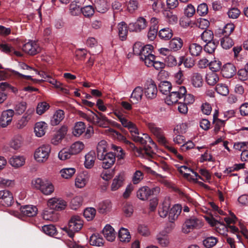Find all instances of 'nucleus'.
Instances as JSON below:
<instances>
[{"label": "nucleus", "instance_id": "nucleus-11", "mask_svg": "<svg viewBox=\"0 0 248 248\" xmlns=\"http://www.w3.org/2000/svg\"><path fill=\"white\" fill-rule=\"evenodd\" d=\"M179 172L187 179L193 180H197L199 179H202L196 172L192 170L186 166H181L178 168Z\"/></svg>", "mask_w": 248, "mask_h": 248}, {"label": "nucleus", "instance_id": "nucleus-2", "mask_svg": "<svg viewBox=\"0 0 248 248\" xmlns=\"http://www.w3.org/2000/svg\"><path fill=\"white\" fill-rule=\"evenodd\" d=\"M135 132L136 133L135 138L134 137V134H131L132 140L135 142L144 145L142 151L148 155H152L154 153V149L156 148L155 143L148 134L140 133L138 129Z\"/></svg>", "mask_w": 248, "mask_h": 248}, {"label": "nucleus", "instance_id": "nucleus-61", "mask_svg": "<svg viewBox=\"0 0 248 248\" xmlns=\"http://www.w3.org/2000/svg\"><path fill=\"white\" fill-rule=\"evenodd\" d=\"M233 45L232 40L228 36H225L221 40V45L222 47L226 49H229Z\"/></svg>", "mask_w": 248, "mask_h": 248}, {"label": "nucleus", "instance_id": "nucleus-27", "mask_svg": "<svg viewBox=\"0 0 248 248\" xmlns=\"http://www.w3.org/2000/svg\"><path fill=\"white\" fill-rule=\"evenodd\" d=\"M47 124L44 122L37 123L34 127V132L36 137L40 138L46 133Z\"/></svg>", "mask_w": 248, "mask_h": 248}, {"label": "nucleus", "instance_id": "nucleus-19", "mask_svg": "<svg viewBox=\"0 0 248 248\" xmlns=\"http://www.w3.org/2000/svg\"><path fill=\"white\" fill-rule=\"evenodd\" d=\"M102 161V167L107 170L110 168L115 161V155L112 152H109L103 155L102 158H98Z\"/></svg>", "mask_w": 248, "mask_h": 248}, {"label": "nucleus", "instance_id": "nucleus-44", "mask_svg": "<svg viewBox=\"0 0 248 248\" xmlns=\"http://www.w3.org/2000/svg\"><path fill=\"white\" fill-rule=\"evenodd\" d=\"M170 208V203L169 200L165 201L161 207L159 208L158 210V214L161 217H165L169 213V211Z\"/></svg>", "mask_w": 248, "mask_h": 248}, {"label": "nucleus", "instance_id": "nucleus-60", "mask_svg": "<svg viewBox=\"0 0 248 248\" xmlns=\"http://www.w3.org/2000/svg\"><path fill=\"white\" fill-rule=\"evenodd\" d=\"M214 38L213 32L210 30H205L201 34V38L204 42H209L212 41Z\"/></svg>", "mask_w": 248, "mask_h": 248}, {"label": "nucleus", "instance_id": "nucleus-59", "mask_svg": "<svg viewBox=\"0 0 248 248\" xmlns=\"http://www.w3.org/2000/svg\"><path fill=\"white\" fill-rule=\"evenodd\" d=\"M27 105L24 101L17 103L15 107V112L18 115L23 114L27 109Z\"/></svg>", "mask_w": 248, "mask_h": 248}, {"label": "nucleus", "instance_id": "nucleus-4", "mask_svg": "<svg viewBox=\"0 0 248 248\" xmlns=\"http://www.w3.org/2000/svg\"><path fill=\"white\" fill-rule=\"evenodd\" d=\"M83 225V221L81 217L78 216H74L69 220L68 227L65 229L68 235L72 238L75 232H78L81 229Z\"/></svg>", "mask_w": 248, "mask_h": 248}, {"label": "nucleus", "instance_id": "nucleus-21", "mask_svg": "<svg viewBox=\"0 0 248 248\" xmlns=\"http://www.w3.org/2000/svg\"><path fill=\"white\" fill-rule=\"evenodd\" d=\"M26 158L23 155H14L9 160V164L15 168H18L25 163Z\"/></svg>", "mask_w": 248, "mask_h": 248}, {"label": "nucleus", "instance_id": "nucleus-18", "mask_svg": "<svg viewBox=\"0 0 248 248\" xmlns=\"http://www.w3.org/2000/svg\"><path fill=\"white\" fill-rule=\"evenodd\" d=\"M23 50L26 53L34 55L41 51V48L35 41H30L25 44L22 47Z\"/></svg>", "mask_w": 248, "mask_h": 248}, {"label": "nucleus", "instance_id": "nucleus-3", "mask_svg": "<svg viewBox=\"0 0 248 248\" xmlns=\"http://www.w3.org/2000/svg\"><path fill=\"white\" fill-rule=\"evenodd\" d=\"M31 183L34 188L39 190L45 195H50L55 190L53 183L47 179L37 178L33 180Z\"/></svg>", "mask_w": 248, "mask_h": 248}, {"label": "nucleus", "instance_id": "nucleus-64", "mask_svg": "<svg viewBox=\"0 0 248 248\" xmlns=\"http://www.w3.org/2000/svg\"><path fill=\"white\" fill-rule=\"evenodd\" d=\"M49 108V105L46 102L39 103L36 108V112L39 115L43 114Z\"/></svg>", "mask_w": 248, "mask_h": 248}, {"label": "nucleus", "instance_id": "nucleus-36", "mask_svg": "<svg viewBox=\"0 0 248 248\" xmlns=\"http://www.w3.org/2000/svg\"><path fill=\"white\" fill-rule=\"evenodd\" d=\"M84 148L85 145L83 142L77 141L71 144L69 149L71 154H72L73 155H75L81 152Z\"/></svg>", "mask_w": 248, "mask_h": 248}, {"label": "nucleus", "instance_id": "nucleus-15", "mask_svg": "<svg viewBox=\"0 0 248 248\" xmlns=\"http://www.w3.org/2000/svg\"><path fill=\"white\" fill-rule=\"evenodd\" d=\"M125 174L124 172H121L117 174L112 181L110 185V190L115 191L120 188L124 185Z\"/></svg>", "mask_w": 248, "mask_h": 248}, {"label": "nucleus", "instance_id": "nucleus-51", "mask_svg": "<svg viewBox=\"0 0 248 248\" xmlns=\"http://www.w3.org/2000/svg\"><path fill=\"white\" fill-rule=\"evenodd\" d=\"M216 90L218 93L223 96H226L229 93L228 86L222 83L217 84L216 87Z\"/></svg>", "mask_w": 248, "mask_h": 248}, {"label": "nucleus", "instance_id": "nucleus-30", "mask_svg": "<svg viewBox=\"0 0 248 248\" xmlns=\"http://www.w3.org/2000/svg\"><path fill=\"white\" fill-rule=\"evenodd\" d=\"M151 195V190L148 186L140 187L137 192V197L142 201H145Z\"/></svg>", "mask_w": 248, "mask_h": 248}, {"label": "nucleus", "instance_id": "nucleus-50", "mask_svg": "<svg viewBox=\"0 0 248 248\" xmlns=\"http://www.w3.org/2000/svg\"><path fill=\"white\" fill-rule=\"evenodd\" d=\"M165 65L169 67H173L176 65L178 66V60L172 55H169L164 58Z\"/></svg>", "mask_w": 248, "mask_h": 248}, {"label": "nucleus", "instance_id": "nucleus-57", "mask_svg": "<svg viewBox=\"0 0 248 248\" xmlns=\"http://www.w3.org/2000/svg\"><path fill=\"white\" fill-rule=\"evenodd\" d=\"M72 155L69 148L68 149H63L59 152L58 157L61 160L64 161L70 158Z\"/></svg>", "mask_w": 248, "mask_h": 248}, {"label": "nucleus", "instance_id": "nucleus-48", "mask_svg": "<svg viewBox=\"0 0 248 248\" xmlns=\"http://www.w3.org/2000/svg\"><path fill=\"white\" fill-rule=\"evenodd\" d=\"M42 216L43 219L46 220L55 222L58 220L56 214L53 211L49 210H45Z\"/></svg>", "mask_w": 248, "mask_h": 248}, {"label": "nucleus", "instance_id": "nucleus-35", "mask_svg": "<svg viewBox=\"0 0 248 248\" xmlns=\"http://www.w3.org/2000/svg\"><path fill=\"white\" fill-rule=\"evenodd\" d=\"M107 142L105 140L99 141L97 146V156L98 158H102L103 155L107 154Z\"/></svg>", "mask_w": 248, "mask_h": 248}, {"label": "nucleus", "instance_id": "nucleus-54", "mask_svg": "<svg viewBox=\"0 0 248 248\" xmlns=\"http://www.w3.org/2000/svg\"><path fill=\"white\" fill-rule=\"evenodd\" d=\"M219 80V78L217 74L214 72L209 73L206 77L207 83L210 85H215Z\"/></svg>", "mask_w": 248, "mask_h": 248}, {"label": "nucleus", "instance_id": "nucleus-56", "mask_svg": "<svg viewBox=\"0 0 248 248\" xmlns=\"http://www.w3.org/2000/svg\"><path fill=\"white\" fill-rule=\"evenodd\" d=\"M42 231L46 234L53 236L57 233V230L53 225H46L42 227Z\"/></svg>", "mask_w": 248, "mask_h": 248}, {"label": "nucleus", "instance_id": "nucleus-46", "mask_svg": "<svg viewBox=\"0 0 248 248\" xmlns=\"http://www.w3.org/2000/svg\"><path fill=\"white\" fill-rule=\"evenodd\" d=\"M158 35L161 39L168 40L172 37L173 33L170 28H165L159 31Z\"/></svg>", "mask_w": 248, "mask_h": 248}, {"label": "nucleus", "instance_id": "nucleus-5", "mask_svg": "<svg viewBox=\"0 0 248 248\" xmlns=\"http://www.w3.org/2000/svg\"><path fill=\"white\" fill-rule=\"evenodd\" d=\"M203 225L202 220L195 217L186 219L182 226V232L188 233L194 229H200Z\"/></svg>", "mask_w": 248, "mask_h": 248}, {"label": "nucleus", "instance_id": "nucleus-25", "mask_svg": "<svg viewBox=\"0 0 248 248\" xmlns=\"http://www.w3.org/2000/svg\"><path fill=\"white\" fill-rule=\"evenodd\" d=\"M103 234L108 241L112 242L116 237L115 230L109 224H107L105 226L103 230Z\"/></svg>", "mask_w": 248, "mask_h": 248}, {"label": "nucleus", "instance_id": "nucleus-41", "mask_svg": "<svg viewBox=\"0 0 248 248\" xmlns=\"http://www.w3.org/2000/svg\"><path fill=\"white\" fill-rule=\"evenodd\" d=\"M183 42L180 38H174L169 42V48L173 51H176L183 46Z\"/></svg>", "mask_w": 248, "mask_h": 248}, {"label": "nucleus", "instance_id": "nucleus-9", "mask_svg": "<svg viewBox=\"0 0 248 248\" xmlns=\"http://www.w3.org/2000/svg\"><path fill=\"white\" fill-rule=\"evenodd\" d=\"M47 205L50 209L55 211H62L64 210L67 206V202L63 199L55 197L49 199Z\"/></svg>", "mask_w": 248, "mask_h": 248}, {"label": "nucleus", "instance_id": "nucleus-52", "mask_svg": "<svg viewBox=\"0 0 248 248\" xmlns=\"http://www.w3.org/2000/svg\"><path fill=\"white\" fill-rule=\"evenodd\" d=\"M159 89L163 94H167L168 93H170L171 89V83L167 81L162 82L159 86Z\"/></svg>", "mask_w": 248, "mask_h": 248}, {"label": "nucleus", "instance_id": "nucleus-17", "mask_svg": "<svg viewBox=\"0 0 248 248\" xmlns=\"http://www.w3.org/2000/svg\"><path fill=\"white\" fill-rule=\"evenodd\" d=\"M68 128L63 125L54 134L51 140V143L55 145L60 143L67 134Z\"/></svg>", "mask_w": 248, "mask_h": 248}, {"label": "nucleus", "instance_id": "nucleus-16", "mask_svg": "<svg viewBox=\"0 0 248 248\" xmlns=\"http://www.w3.org/2000/svg\"><path fill=\"white\" fill-rule=\"evenodd\" d=\"M0 203L3 206H11L14 203L13 194L7 190H0Z\"/></svg>", "mask_w": 248, "mask_h": 248}, {"label": "nucleus", "instance_id": "nucleus-62", "mask_svg": "<svg viewBox=\"0 0 248 248\" xmlns=\"http://www.w3.org/2000/svg\"><path fill=\"white\" fill-rule=\"evenodd\" d=\"M69 10L71 14L73 16H77L81 12L80 6L77 4L76 1H73L69 5Z\"/></svg>", "mask_w": 248, "mask_h": 248}, {"label": "nucleus", "instance_id": "nucleus-45", "mask_svg": "<svg viewBox=\"0 0 248 248\" xmlns=\"http://www.w3.org/2000/svg\"><path fill=\"white\" fill-rule=\"evenodd\" d=\"M90 243L91 245L101 247L104 245V239L99 234H93L90 239Z\"/></svg>", "mask_w": 248, "mask_h": 248}, {"label": "nucleus", "instance_id": "nucleus-40", "mask_svg": "<svg viewBox=\"0 0 248 248\" xmlns=\"http://www.w3.org/2000/svg\"><path fill=\"white\" fill-rule=\"evenodd\" d=\"M118 237L122 242H129L131 240V235L127 229L122 227L119 231Z\"/></svg>", "mask_w": 248, "mask_h": 248}, {"label": "nucleus", "instance_id": "nucleus-8", "mask_svg": "<svg viewBox=\"0 0 248 248\" xmlns=\"http://www.w3.org/2000/svg\"><path fill=\"white\" fill-rule=\"evenodd\" d=\"M186 93V90L185 87L180 86L177 90L170 93L169 95L167 96L165 99V102L169 106L172 105L177 103L180 99L184 97Z\"/></svg>", "mask_w": 248, "mask_h": 248}, {"label": "nucleus", "instance_id": "nucleus-7", "mask_svg": "<svg viewBox=\"0 0 248 248\" xmlns=\"http://www.w3.org/2000/svg\"><path fill=\"white\" fill-rule=\"evenodd\" d=\"M114 114L117 117L119 121L121 122L122 125L128 128L131 134H134V137L135 138L136 133L135 131L138 129L136 125L132 122L128 120L124 116L122 111L119 109L114 110Z\"/></svg>", "mask_w": 248, "mask_h": 248}, {"label": "nucleus", "instance_id": "nucleus-28", "mask_svg": "<svg viewBox=\"0 0 248 248\" xmlns=\"http://www.w3.org/2000/svg\"><path fill=\"white\" fill-rule=\"evenodd\" d=\"M191 85L195 88H200L202 87L203 80L202 76L198 73H193L190 79Z\"/></svg>", "mask_w": 248, "mask_h": 248}, {"label": "nucleus", "instance_id": "nucleus-63", "mask_svg": "<svg viewBox=\"0 0 248 248\" xmlns=\"http://www.w3.org/2000/svg\"><path fill=\"white\" fill-rule=\"evenodd\" d=\"M213 122L215 124L214 130L215 132L217 133L220 130L221 127L224 126L225 121L217 119V117L215 116V114H214Z\"/></svg>", "mask_w": 248, "mask_h": 248}, {"label": "nucleus", "instance_id": "nucleus-33", "mask_svg": "<svg viewBox=\"0 0 248 248\" xmlns=\"http://www.w3.org/2000/svg\"><path fill=\"white\" fill-rule=\"evenodd\" d=\"M86 126L82 122H77L72 131L73 135L76 137H79L85 131Z\"/></svg>", "mask_w": 248, "mask_h": 248}, {"label": "nucleus", "instance_id": "nucleus-47", "mask_svg": "<svg viewBox=\"0 0 248 248\" xmlns=\"http://www.w3.org/2000/svg\"><path fill=\"white\" fill-rule=\"evenodd\" d=\"M186 68H190L194 65V61L191 58H185L183 56L178 58V66H180L182 63Z\"/></svg>", "mask_w": 248, "mask_h": 248}, {"label": "nucleus", "instance_id": "nucleus-31", "mask_svg": "<svg viewBox=\"0 0 248 248\" xmlns=\"http://www.w3.org/2000/svg\"><path fill=\"white\" fill-rule=\"evenodd\" d=\"M182 211V206L180 204L174 205L169 213V218L170 222H173L177 218Z\"/></svg>", "mask_w": 248, "mask_h": 248}, {"label": "nucleus", "instance_id": "nucleus-32", "mask_svg": "<svg viewBox=\"0 0 248 248\" xmlns=\"http://www.w3.org/2000/svg\"><path fill=\"white\" fill-rule=\"evenodd\" d=\"M43 76V78H44L45 79L46 78H47V79H46V80L49 83L53 85L56 88L60 89L64 93H68V90L66 88H64L62 84L60 82L56 80L54 78H51L50 76L46 75L45 73L44 74Z\"/></svg>", "mask_w": 248, "mask_h": 248}, {"label": "nucleus", "instance_id": "nucleus-42", "mask_svg": "<svg viewBox=\"0 0 248 248\" xmlns=\"http://www.w3.org/2000/svg\"><path fill=\"white\" fill-rule=\"evenodd\" d=\"M143 92V90L141 87L138 86L135 88L131 95V98L133 103H137L141 99Z\"/></svg>", "mask_w": 248, "mask_h": 248}, {"label": "nucleus", "instance_id": "nucleus-10", "mask_svg": "<svg viewBox=\"0 0 248 248\" xmlns=\"http://www.w3.org/2000/svg\"><path fill=\"white\" fill-rule=\"evenodd\" d=\"M157 88L155 82L152 80L147 81L144 87V93L148 99H153L156 97Z\"/></svg>", "mask_w": 248, "mask_h": 248}, {"label": "nucleus", "instance_id": "nucleus-1", "mask_svg": "<svg viewBox=\"0 0 248 248\" xmlns=\"http://www.w3.org/2000/svg\"><path fill=\"white\" fill-rule=\"evenodd\" d=\"M97 114L92 111L89 113H81V116L90 123L101 127H108L111 122L102 113L97 111Z\"/></svg>", "mask_w": 248, "mask_h": 248}, {"label": "nucleus", "instance_id": "nucleus-23", "mask_svg": "<svg viewBox=\"0 0 248 248\" xmlns=\"http://www.w3.org/2000/svg\"><path fill=\"white\" fill-rule=\"evenodd\" d=\"M157 243L161 247H167L170 243L168 232L166 231H162L156 236Z\"/></svg>", "mask_w": 248, "mask_h": 248}, {"label": "nucleus", "instance_id": "nucleus-37", "mask_svg": "<svg viewBox=\"0 0 248 248\" xmlns=\"http://www.w3.org/2000/svg\"><path fill=\"white\" fill-rule=\"evenodd\" d=\"M117 28L118 35L121 40L122 41L125 40L128 33L126 24L124 22H121L118 24Z\"/></svg>", "mask_w": 248, "mask_h": 248}, {"label": "nucleus", "instance_id": "nucleus-39", "mask_svg": "<svg viewBox=\"0 0 248 248\" xmlns=\"http://www.w3.org/2000/svg\"><path fill=\"white\" fill-rule=\"evenodd\" d=\"M111 207V202L108 200H106L99 203L98 209L100 213L105 214L110 211Z\"/></svg>", "mask_w": 248, "mask_h": 248}, {"label": "nucleus", "instance_id": "nucleus-20", "mask_svg": "<svg viewBox=\"0 0 248 248\" xmlns=\"http://www.w3.org/2000/svg\"><path fill=\"white\" fill-rule=\"evenodd\" d=\"M90 175L86 171L78 174L75 179V186L79 188L84 187L88 182Z\"/></svg>", "mask_w": 248, "mask_h": 248}, {"label": "nucleus", "instance_id": "nucleus-53", "mask_svg": "<svg viewBox=\"0 0 248 248\" xmlns=\"http://www.w3.org/2000/svg\"><path fill=\"white\" fill-rule=\"evenodd\" d=\"M153 47L151 45H148L143 46L139 55L140 56V59L145 58L150 55L153 54Z\"/></svg>", "mask_w": 248, "mask_h": 248}, {"label": "nucleus", "instance_id": "nucleus-49", "mask_svg": "<svg viewBox=\"0 0 248 248\" xmlns=\"http://www.w3.org/2000/svg\"><path fill=\"white\" fill-rule=\"evenodd\" d=\"M96 215V210L93 207L86 208L83 212L84 217L88 220L90 221L94 218Z\"/></svg>", "mask_w": 248, "mask_h": 248}, {"label": "nucleus", "instance_id": "nucleus-24", "mask_svg": "<svg viewBox=\"0 0 248 248\" xmlns=\"http://www.w3.org/2000/svg\"><path fill=\"white\" fill-rule=\"evenodd\" d=\"M108 130L115 138H116L119 140L124 141L125 143V144L128 146V148L130 149L134 150L136 148L135 145H134V143H132L129 140H126L125 137H124L122 134H121L119 132L116 131L115 130L112 128H109Z\"/></svg>", "mask_w": 248, "mask_h": 248}, {"label": "nucleus", "instance_id": "nucleus-58", "mask_svg": "<svg viewBox=\"0 0 248 248\" xmlns=\"http://www.w3.org/2000/svg\"><path fill=\"white\" fill-rule=\"evenodd\" d=\"M218 43L215 40L207 42L204 46V50L206 52L211 54L215 51Z\"/></svg>", "mask_w": 248, "mask_h": 248}, {"label": "nucleus", "instance_id": "nucleus-26", "mask_svg": "<svg viewBox=\"0 0 248 248\" xmlns=\"http://www.w3.org/2000/svg\"><path fill=\"white\" fill-rule=\"evenodd\" d=\"M20 211L23 215L31 217L36 215L38 209L35 206L27 205L21 207Z\"/></svg>", "mask_w": 248, "mask_h": 248}, {"label": "nucleus", "instance_id": "nucleus-13", "mask_svg": "<svg viewBox=\"0 0 248 248\" xmlns=\"http://www.w3.org/2000/svg\"><path fill=\"white\" fill-rule=\"evenodd\" d=\"M147 25L146 19L143 17H139L134 23L129 24L128 29L130 31L140 32L145 29Z\"/></svg>", "mask_w": 248, "mask_h": 248}, {"label": "nucleus", "instance_id": "nucleus-22", "mask_svg": "<svg viewBox=\"0 0 248 248\" xmlns=\"http://www.w3.org/2000/svg\"><path fill=\"white\" fill-rule=\"evenodd\" d=\"M235 73V67L232 64L230 63L225 64L221 69V74L226 78H232Z\"/></svg>", "mask_w": 248, "mask_h": 248}, {"label": "nucleus", "instance_id": "nucleus-29", "mask_svg": "<svg viewBox=\"0 0 248 248\" xmlns=\"http://www.w3.org/2000/svg\"><path fill=\"white\" fill-rule=\"evenodd\" d=\"M64 112L62 109L56 110L50 120V124L53 126L58 125L64 119Z\"/></svg>", "mask_w": 248, "mask_h": 248}, {"label": "nucleus", "instance_id": "nucleus-14", "mask_svg": "<svg viewBox=\"0 0 248 248\" xmlns=\"http://www.w3.org/2000/svg\"><path fill=\"white\" fill-rule=\"evenodd\" d=\"M148 127L150 131L156 137L159 142L162 144H165L167 142V140L164 137L162 130L157 127L155 124L149 123Z\"/></svg>", "mask_w": 248, "mask_h": 248}, {"label": "nucleus", "instance_id": "nucleus-6", "mask_svg": "<svg viewBox=\"0 0 248 248\" xmlns=\"http://www.w3.org/2000/svg\"><path fill=\"white\" fill-rule=\"evenodd\" d=\"M51 149V146L49 144H44L40 146L34 152V159L38 163L46 162L49 156Z\"/></svg>", "mask_w": 248, "mask_h": 248}, {"label": "nucleus", "instance_id": "nucleus-38", "mask_svg": "<svg viewBox=\"0 0 248 248\" xmlns=\"http://www.w3.org/2000/svg\"><path fill=\"white\" fill-rule=\"evenodd\" d=\"M95 155L94 152H90L85 156L84 166L87 169L92 168L94 164Z\"/></svg>", "mask_w": 248, "mask_h": 248}, {"label": "nucleus", "instance_id": "nucleus-55", "mask_svg": "<svg viewBox=\"0 0 248 248\" xmlns=\"http://www.w3.org/2000/svg\"><path fill=\"white\" fill-rule=\"evenodd\" d=\"M83 197L81 196H77L72 199L71 202V206L74 210L77 209L82 204Z\"/></svg>", "mask_w": 248, "mask_h": 248}, {"label": "nucleus", "instance_id": "nucleus-12", "mask_svg": "<svg viewBox=\"0 0 248 248\" xmlns=\"http://www.w3.org/2000/svg\"><path fill=\"white\" fill-rule=\"evenodd\" d=\"M15 114V111L12 109H8L2 112L0 117V125L2 127H6L9 125Z\"/></svg>", "mask_w": 248, "mask_h": 248}, {"label": "nucleus", "instance_id": "nucleus-43", "mask_svg": "<svg viewBox=\"0 0 248 248\" xmlns=\"http://www.w3.org/2000/svg\"><path fill=\"white\" fill-rule=\"evenodd\" d=\"M76 171V169L74 168H65L62 169L60 173L62 178L69 179L74 175Z\"/></svg>", "mask_w": 248, "mask_h": 248}, {"label": "nucleus", "instance_id": "nucleus-34", "mask_svg": "<svg viewBox=\"0 0 248 248\" xmlns=\"http://www.w3.org/2000/svg\"><path fill=\"white\" fill-rule=\"evenodd\" d=\"M188 51L190 54L193 57L200 56L202 51V46L197 43H191L188 46Z\"/></svg>", "mask_w": 248, "mask_h": 248}]
</instances>
